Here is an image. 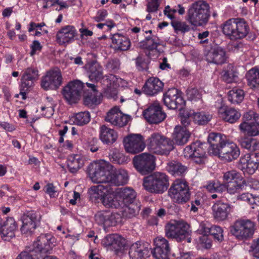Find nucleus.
Returning a JSON list of instances; mask_svg holds the SVG:
<instances>
[{"mask_svg":"<svg viewBox=\"0 0 259 259\" xmlns=\"http://www.w3.org/2000/svg\"><path fill=\"white\" fill-rule=\"evenodd\" d=\"M223 33L230 40L244 38L248 34L250 28L248 23L243 18H230L221 25Z\"/></svg>","mask_w":259,"mask_h":259,"instance_id":"obj_1","label":"nucleus"},{"mask_svg":"<svg viewBox=\"0 0 259 259\" xmlns=\"http://www.w3.org/2000/svg\"><path fill=\"white\" fill-rule=\"evenodd\" d=\"M209 4L203 0L198 1L191 4L188 10L187 20L195 26L206 25L210 18Z\"/></svg>","mask_w":259,"mask_h":259,"instance_id":"obj_2","label":"nucleus"},{"mask_svg":"<svg viewBox=\"0 0 259 259\" xmlns=\"http://www.w3.org/2000/svg\"><path fill=\"white\" fill-rule=\"evenodd\" d=\"M169 186V177L164 172H155L143 179V187L151 193L162 194Z\"/></svg>","mask_w":259,"mask_h":259,"instance_id":"obj_3","label":"nucleus"},{"mask_svg":"<svg viewBox=\"0 0 259 259\" xmlns=\"http://www.w3.org/2000/svg\"><path fill=\"white\" fill-rule=\"evenodd\" d=\"M174 142L159 133H153L147 139L150 151L159 155H168L174 148Z\"/></svg>","mask_w":259,"mask_h":259,"instance_id":"obj_4","label":"nucleus"},{"mask_svg":"<svg viewBox=\"0 0 259 259\" xmlns=\"http://www.w3.org/2000/svg\"><path fill=\"white\" fill-rule=\"evenodd\" d=\"M245 184V181L242 180L228 184L221 183L218 181H210L204 187L210 193H222L227 191L230 194H234L242 190Z\"/></svg>","mask_w":259,"mask_h":259,"instance_id":"obj_5","label":"nucleus"},{"mask_svg":"<svg viewBox=\"0 0 259 259\" xmlns=\"http://www.w3.org/2000/svg\"><path fill=\"white\" fill-rule=\"evenodd\" d=\"M168 196L175 202L183 204L190 198L189 186L186 181L176 180L171 185L168 191Z\"/></svg>","mask_w":259,"mask_h":259,"instance_id":"obj_6","label":"nucleus"},{"mask_svg":"<svg viewBox=\"0 0 259 259\" xmlns=\"http://www.w3.org/2000/svg\"><path fill=\"white\" fill-rule=\"evenodd\" d=\"M255 224L248 219L236 221L230 227V232L233 235L239 240H246L251 238L254 234Z\"/></svg>","mask_w":259,"mask_h":259,"instance_id":"obj_7","label":"nucleus"},{"mask_svg":"<svg viewBox=\"0 0 259 259\" xmlns=\"http://www.w3.org/2000/svg\"><path fill=\"white\" fill-rule=\"evenodd\" d=\"M189 225L184 221H173L165 226V233L168 238L181 241L189 235Z\"/></svg>","mask_w":259,"mask_h":259,"instance_id":"obj_8","label":"nucleus"},{"mask_svg":"<svg viewBox=\"0 0 259 259\" xmlns=\"http://www.w3.org/2000/svg\"><path fill=\"white\" fill-rule=\"evenodd\" d=\"M55 238L51 234H42L34 242L32 249L36 254V259H39L47 253H50L55 246Z\"/></svg>","mask_w":259,"mask_h":259,"instance_id":"obj_9","label":"nucleus"},{"mask_svg":"<svg viewBox=\"0 0 259 259\" xmlns=\"http://www.w3.org/2000/svg\"><path fill=\"white\" fill-rule=\"evenodd\" d=\"M88 170L93 182L99 184H109L110 171L106 164L99 163H91L88 166Z\"/></svg>","mask_w":259,"mask_h":259,"instance_id":"obj_10","label":"nucleus"},{"mask_svg":"<svg viewBox=\"0 0 259 259\" xmlns=\"http://www.w3.org/2000/svg\"><path fill=\"white\" fill-rule=\"evenodd\" d=\"M133 163L138 171L142 175H146L155 168V157L147 153L140 154L134 156Z\"/></svg>","mask_w":259,"mask_h":259,"instance_id":"obj_11","label":"nucleus"},{"mask_svg":"<svg viewBox=\"0 0 259 259\" xmlns=\"http://www.w3.org/2000/svg\"><path fill=\"white\" fill-rule=\"evenodd\" d=\"M84 85L78 80L70 81L62 90V95L70 104L76 103L80 99Z\"/></svg>","mask_w":259,"mask_h":259,"instance_id":"obj_12","label":"nucleus"},{"mask_svg":"<svg viewBox=\"0 0 259 259\" xmlns=\"http://www.w3.org/2000/svg\"><path fill=\"white\" fill-rule=\"evenodd\" d=\"M207 145L198 141L192 143L184 149V156L193 158L195 162L198 164L203 163L206 158L205 149Z\"/></svg>","mask_w":259,"mask_h":259,"instance_id":"obj_13","label":"nucleus"},{"mask_svg":"<svg viewBox=\"0 0 259 259\" xmlns=\"http://www.w3.org/2000/svg\"><path fill=\"white\" fill-rule=\"evenodd\" d=\"M125 150L127 153L135 154L140 153L145 148L143 137L139 134H131L123 140Z\"/></svg>","mask_w":259,"mask_h":259,"instance_id":"obj_14","label":"nucleus"},{"mask_svg":"<svg viewBox=\"0 0 259 259\" xmlns=\"http://www.w3.org/2000/svg\"><path fill=\"white\" fill-rule=\"evenodd\" d=\"M164 104L170 109H181L185 103L179 90L171 88L166 92L163 96Z\"/></svg>","mask_w":259,"mask_h":259,"instance_id":"obj_15","label":"nucleus"},{"mask_svg":"<svg viewBox=\"0 0 259 259\" xmlns=\"http://www.w3.org/2000/svg\"><path fill=\"white\" fill-rule=\"evenodd\" d=\"M62 75L60 71L52 70L48 71L41 80V87L45 90H55L62 83Z\"/></svg>","mask_w":259,"mask_h":259,"instance_id":"obj_16","label":"nucleus"},{"mask_svg":"<svg viewBox=\"0 0 259 259\" xmlns=\"http://www.w3.org/2000/svg\"><path fill=\"white\" fill-rule=\"evenodd\" d=\"M154 248L152 251L156 259H169L171 248L168 241L162 237H157L154 240Z\"/></svg>","mask_w":259,"mask_h":259,"instance_id":"obj_17","label":"nucleus"},{"mask_svg":"<svg viewBox=\"0 0 259 259\" xmlns=\"http://www.w3.org/2000/svg\"><path fill=\"white\" fill-rule=\"evenodd\" d=\"M241 168L249 175L253 174L259 165V152L245 154L240 159Z\"/></svg>","mask_w":259,"mask_h":259,"instance_id":"obj_18","label":"nucleus"},{"mask_svg":"<svg viewBox=\"0 0 259 259\" xmlns=\"http://www.w3.org/2000/svg\"><path fill=\"white\" fill-rule=\"evenodd\" d=\"M40 221L39 215L34 211H29L22 217V225L20 228L23 234L32 233L36 227V223Z\"/></svg>","mask_w":259,"mask_h":259,"instance_id":"obj_19","label":"nucleus"},{"mask_svg":"<svg viewBox=\"0 0 259 259\" xmlns=\"http://www.w3.org/2000/svg\"><path fill=\"white\" fill-rule=\"evenodd\" d=\"M143 114L149 123L155 124L161 122L166 117L165 113L162 111L161 107L157 103L149 106L143 111Z\"/></svg>","mask_w":259,"mask_h":259,"instance_id":"obj_20","label":"nucleus"},{"mask_svg":"<svg viewBox=\"0 0 259 259\" xmlns=\"http://www.w3.org/2000/svg\"><path fill=\"white\" fill-rule=\"evenodd\" d=\"M130 120V117L123 114L119 108L116 106L112 108L107 113L105 117V120L107 122L118 127H121L126 125Z\"/></svg>","mask_w":259,"mask_h":259,"instance_id":"obj_21","label":"nucleus"},{"mask_svg":"<svg viewBox=\"0 0 259 259\" xmlns=\"http://www.w3.org/2000/svg\"><path fill=\"white\" fill-rule=\"evenodd\" d=\"M17 223L12 217L8 218L0 226V235L4 241H9L15 237L18 231Z\"/></svg>","mask_w":259,"mask_h":259,"instance_id":"obj_22","label":"nucleus"},{"mask_svg":"<svg viewBox=\"0 0 259 259\" xmlns=\"http://www.w3.org/2000/svg\"><path fill=\"white\" fill-rule=\"evenodd\" d=\"M208 142L209 147L208 153L210 155L217 156L219 154V150L222 146H224L227 142L226 137L220 133H211L208 137Z\"/></svg>","mask_w":259,"mask_h":259,"instance_id":"obj_23","label":"nucleus"},{"mask_svg":"<svg viewBox=\"0 0 259 259\" xmlns=\"http://www.w3.org/2000/svg\"><path fill=\"white\" fill-rule=\"evenodd\" d=\"M219 150V156L222 159L230 162L237 159L240 154L239 148L234 143L227 142Z\"/></svg>","mask_w":259,"mask_h":259,"instance_id":"obj_24","label":"nucleus"},{"mask_svg":"<svg viewBox=\"0 0 259 259\" xmlns=\"http://www.w3.org/2000/svg\"><path fill=\"white\" fill-rule=\"evenodd\" d=\"M77 34V31L72 25L61 28L56 34V41L60 45L68 44L73 41Z\"/></svg>","mask_w":259,"mask_h":259,"instance_id":"obj_25","label":"nucleus"},{"mask_svg":"<svg viewBox=\"0 0 259 259\" xmlns=\"http://www.w3.org/2000/svg\"><path fill=\"white\" fill-rule=\"evenodd\" d=\"M253 112L247 113L244 114L243 118L248 121L242 122L239 126L241 132L248 136L253 137L259 135V123L250 121Z\"/></svg>","mask_w":259,"mask_h":259,"instance_id":"obj_26","label":"nucleus"},{"mask_svg":"<svg viewBox=\"0 0 259 259\" xmlns=\"http://www.w3.org/2000/svg\"><path fill=\"white\" fill-rule=\"evenodd\" d=\"M163 83L157 77L149 78L142 87V92L149 96H154L161 92Z\"/></svg>","mask_w":259,"mask_h":259,"instance_id":"obj_27","label":"nucleus"},{"mask_svg":"<svg viewBox=\"0 0 259 259\" xmlns=\"http://www.w3.org/2000/svg\"><path fill=\"white\" fill-rule=\"evenodd\" d=\"M218 114L224 121L230 123L236 122L241 116V114L238 110L225 105H222L219 108Z\"/></svg>","mask_w":259,"mask_h":259,"instance_id":"obj_28","label":"nucleus"},{"mask_svg":"<svg viewBox=\"0 0 259 259\" xmlns=\"http://www.w3.org/2000/svg\"><path fill=\"white\" fill-rule=\"evenodd\" d=\"M136 196V191L131 188L124 187L116 190V198L119 199L121 207L133 203Z\"/></svg>","mask_w":259,"mask_h":259,"instance_id":"obj_29","label":"nucleus"},{"mask_svg":"<svg viewBox=\"0 0 259 259\" xmlns=\"http://www.w3.org/2000/svg\"><path fill=\"white\" fill-rule=\"evenodd\" d=\"M103 244L110 249L118 252L125 244V240L121 235L117 234H109L102 240Z\"/></svg>","mask_w":259,"mask_h":259,"instance_id":"obj_30","label":"nucleus"},{"mask_svg":"<svg viewBox=\"0 0 259 259\" xmlns=\"http://www.w3.org/2000/svg\"><path fill=\"white\" fill-rule=\"evenodd\" d=\"M207 62L216 64H222L226 60V52L220 47L211 48L205 55Z\"/></svg>","mask_w":259,"mask_h":259,"instance_id":"obj_31","label":"nucleus"},{"mask_svg":"<svg viewBox=\"0 0 259 259\" xmlns=\"http://www.w3.org/2000/svg\"><path fill=\"white\" fill-rule=\"evenodd\" d=\"M212 209L214 219L221 221H224L228 218L230 212L231 207L228 203L218 201L213 205Z\"/></svg>","mask_w":259,"mask_h":259,"instance_id":"obj_32","label":"nucleus"},{"mask_svg":"<svg viewBox=\"0 0 259 259\" xmlns=\"http://www.w3.org/2000/svg\"><path fill=\"white\" fill-rule=\"evenodd\" d=\"M89 77L91 81H98L103 77L102 66L96 61L89 62L85 66Z\"/></svg>","mask_w":259,"mask_h":259,"instance_id":"obj_33","label":"nucleus"},{"mask_svg":"<svg viewBox=\"0 0 259 259\" xmlns=\"http://www.w3.org/2000/svg\"><path fill=\"white\" fill-rule=\"evenodd\" d=\"M148 248L140 242L131 245L128 252L131 259H145L149 255Z\"/></svg>","mask_w":259,"mask_h":259,"instance_id":"obj_34","label":"nucleus"},{"mask_svg":"<svg viewBox=\"0 0 259 259\" xmlns=\"http://www.w3.org/2000/svg\"><path fill=\"white\" fill-rule=\"evenodd\" d=\"M85 158L80 154H71L67 159L68 170L72 174L76 173L84 165Z\"/></svg>","mask_w":259,"mask_h":259,"instance_id":"obj_35","label":"nucleus"},{"mask_svg":"<svg viewBox=\"0 0 259 259\" xmlns=\"http://www.w3.org/2000/svg\"><path fill=\"white\" fill-rule=\"evenodd\" d=\"M107 189L108 191L102 199L103 204L107 207L119 208L121 204H119V199L116 198V191L114 193V190L110 187V184H108Z\"/></svg>","mask_w":259,"mask_h":259,"instance_id":"obj_36","label":"nucleus"},{"mask_svg":"<svg viewBox=\"0 0 259 259\" xmlns=\"http://www.w3.org/2000/svg\"><path fill=\"white\" fill-rule=\"evenodd\" d=\"M190 137V133L186 127L177 125L175 127L172 134L173 141L178 145H184L187 143Z\"/></svg>","mask_w":259,"mask_h":259,"instance_id":"obj_37","label":"nucleus"},{"mask_svg":"<svg viewBox=\"0 0 259 259\" xmlns=\"http://www.w3.org/2000/svg\"><path fill=\"white\" fill-rule=\"evenodd\" d=\"M128 174L127 171L123 169H119L114 172L110 171L109 184L115 186L123 185L127 183Z\"/></svg>","mask_w":259,"mask_h":259,"instance_id":"obj_38","label":"nucleus"},{"mask_svg":"<svg viewBox=\"0 0 259 259\" xmlns=\"http://www.w3.org/2000/svg\"><path fill=\"white\" fill-rule=\"evenodd\" d=\"M166 170L174 177H183L187 172L188 168L178 161L172 160L167 163Z\"/></svg>","mask_w":259,"mask_h":259,"instance_id":"obj_39","label":"nucleus"},{"mask_svg":"<svg viewBox=\"0 0 259 259\" xmlns=\"http://www.w3.org/2000/svg\"><path fill=\"white\" fill-rule=\"evenodd\" d=\"M114 49L116 51H125L131 47V42L128 38L121 34L116 33L111 37Z\"/></svg>","mask_w":259,"mask_h":259,"instance_id":"obj_40","label":"nucleus"},{"mask_svg":"<svg viewBox=\"0 0 259 259\" xmlns=\"http://www.w3.org/2000/svg\"><path fill=\"white\" fill-rule=\"evenodd\" d=\"M152 32L151 30L145 31V33L149 35L146 36L145 39L140 42L141 47L149 51L156 50L160 45L159 38L156 35L152 34Z\"/></svg>","mask_w":259,"mask_h":259,"instance_id":"obj_41","label":"nucleus"},{"mask_svg":"<svg viewBox=\"0 0 259 259\" xmlns=\"http://www.w3.org/2000/svg\"><path fill=\"white\" fill-rule=\"evenodd\" d=\"M238 141L242 148L253 152L259 150V143L256 139L250 136H241L238 139Z\"/></svg>","mask_w":259,"mask_h":259,"instance_id":"obj_42","label":"nucleus"},{"mask_svg":"<svg viewBox=\"0 0 259 259\" xmlns=\"http://www.w3.org/2000/svg\"><path fill=\"white\" fill-rule=\"evenodd\" d=\"M210 223L207 222H202L199 225L198 232L203 236L199 238L200 241L201 243L204 244V247L206 248H210L211 246V243L208 238V236L210 234V229L212 227Z\"/></svg>","mask_w":259,"mask_h":259,"instance_id":"obj_43","label":"nucleus"},{"mask_svg":"<svg viewBox=\"0 0 259 259\" xmlns=\"http://www.w3.org/2000/svg\"><path fill=\"white\" fill-rule=\"evenodd\" d=\"M117 138V133L105 125L100 128V139L105 144H113Z\"/></svg>","mask_w":259,"mask_h":259,"instance_id":"obj_44","label":"nucleus"},{"mask_svg":"<svg viewBox=\"0 0 259 259\" xmlns=\"http://www.w3.org/2000/svg\"><path fill=\"white\" fill-rule=\"evenodd\" d=\"M108 184H99L97 186L92 187L89 190L90 198L92 201H101L105 193L108 192L107 187Z\"/></svg>","mask_w":259,"mask_h":259,"instance_id":"obj_45","label":"nucleus"},{"mask_svg":"<svg viewBox=\"0 0 259 259\" xmlns=\"http://www.w3.org/2000/svg\"><path fill=\"white\" fill-rule=\"evenodd\" d=\"M247 84L253 90L259 88V70L256 68L250 69L246 75Z\"/></svg>","mask_w":259,"mask_h":259,"instance_id":"obj_46","label":"nucleus"},{"mask_svg":"<svg viewBox=\"0 0 259 259\" xmlns=\"http://www.w3.org/2000/svg\"><path fill=\"white\" fill-rule=\"evenodd\" d=\"M244 97V91L237 88H234L228 93V100L232 104H236L241 103L243 101Z\"/></svg>","mask_w":259,"mask_h":259,"instance_id":"obj_47","label":"nucleus"},{"mask_svg":"<svg viewBox=\"0 0 259 259\" xmlns=\"http://www.w3.org/2000/svg\"><path fill=\"white\" fill-rule=\"evenodd\" d=\"M191 118L195 124L203 125L206 124L211 120L212 116L208 113L201 111L194 112L191 115Z\"/></svg>","mask_w":259,"mask_h":259,"instance_id":"obj_48","label":"nucleus"},{"mask_svg":"<svg viewBox=\"0 0 259 259\" xmlns=\"http://www.w3.org/2000/svg\"><path fill=\"white\" fill-rule=\"evenodd\" d=\"M83 102L84 105L92 106L98 105L101 103V97L98 91L92 92L84 96Z\"/></svg>","mask_w":259,"mask_h":259,"instance_id":"obj_49","label":"nucleus"},{"mask_svg":"<svg viewBox=\"0 0 259 259\" xmlns=\"http://www.w3.org/2000/svg\"><path fill=\"white\" fill-rule=\"evenodd\" d=\"M123 208V215L127 218H132L135 216L139 213L140 209V206L131 203L128 205H125L124 207H120Z\"/></svg>","mask_w":259,"mask_h":259,"instance_id":"obj_50","label":"nucleus"},{"mask_svg":"<svg viewBox=\"0 0 259 259\" xmlns=\"http://www.w3.org/2000/svg\"><path fill=\"white\" fill-rule=\"evenodd\" d=\"M109 156L110 160L114 163L123 164L126 163L129 161L128 157L125 156L119 151H112L110 153Z\"/></svg>","mask_w":259,"mask_h":259,"instance_id":"obj_51","label":"nucleus"},{"mask_svg":"<svg viewBox=\"0 0 259 259\" xmlns=\"http://www.w3.org/2000/svg\"><path fill=\"white\" fill-rule=\"evenodd\" d=\"M90 119L91 116L89 112H81L76 114L73 122L77 125L82 126L87 124Z\"/></svg>","mask_w":259,"mask_h":259,"instance_id":"obj_52","label":"nucleus"},{"mask_svg":"<svg viewBox=\"0 0 259 259\" xmlns=\"http://www.w3.org/2000/svg\"><path fill=\"white\" fill-rule=\"evenodd\" d=\"M223 178L224 184L233 182V181H241L242 179L240 174L234 170L225 172Z\"/></svg>","mask_w":259,"mask_h":259,"instance_id":"obj_53","label":"nucleus"},{"mask_svg":"<svg viewBox=\"0 0 259 259\" xmlns=\"http://www.w3.org/2000/svg\"><path fill=\"white\" fill-rule=\"evenodd\" d=\"M106 227L115 226L121 222V217L117 213H110L108 211Z\"/></svg>","mask_w":259,"mask_h":259,"instance_id":"obj_54","label":"nucleus"},{"mask_svg":"<svg viewBox=\"0 0 259 259\" xmlns=\"http://www.w3.org/2000/svg\"><path fill=\"white\" fill-rule=\"evenodd\" d=\"M171 25L177 32L180 31L184 33L189 31L190 29L189 26L185 22L172 20L171 22Z\"/></svg>","mask_w":259,"mask_h":259,"instance_id":"obj_55","label":"nucleus"},{"mask_svg":"<svg viewBox=\"0 0 259 259\" xmlns=\"http://www.w3.org/2000/svg\"><path fill=\"white\" fill-rule=\"evenodd\" d=\"M249 252L253 259H259V237L252 240Z\"/></svg>","mask_w":259,"mask_h":259,"instance_id":"obj_56","label":"nucleus"},{"mask_svg":"<svg viewBox=\"0 0 259 259\" xmlns=\"http://www.w3.org/2000/svg\"><path fill=\"white\" fill-rule=\"evenodd\" d=\"M223 233V230L220 227L213 226L210 229L209 235L213 236L215 240L221 242L224 239Z\"/></svg>","mask_w":259,"mask_h":259,"instance_id":"obj_57","label":"nucleus"},{"mask_svg":"<svg viewBox=\"0 0 259 259\" xmlns=\"http://www.w3.org/2000/svg\"><path fill=\"white\" fill-rule=\"evenodd\" d=\"M144 32V30H141L140 28L134 27L131 30L130 36L134 42H138L142 38Z\"/></svg>","mask_w":259,"mask_h":259,"instance_id":"obj_58","label":"nucleus"},{"mask_svg":"<svg viewBox=\"0 0 259 259\" xmlns=\"http://www.w3.org/2000/svg\"><path fill=\"white\" fill-rule=\"evenodd\" d=\"M137 69L140 71L147 70L148 69V61L144 57L139 56L136 60Z\"/></svg>","mask_w":259,"mask_h":259,"instance_id":"obj_59","label":"nucleus"},{"mask_svg":"<svg viewBox=\"0 0 259 259\" xmlns=\"http://www.w3.org/2000/svg\"><path fill=\"white\" fill-rule=\"evenodd\" d=\"M36 258V254L32 248L26 249L22 251L16 259H35Z\"/></svg>","mask_w":259,"mask_h":259,"instance_id":"obj_60","label":"nucleus"},{"mask_svg":"<svg viewBox=\"0 0 259 259\" xmlns=\"http://www.w3.org/2000/svg\"><path fill=\"white\" fill-rule=\"evenodd\" d=\"M237 75L232 70H224L223 71L222 78L227 83H232L236 80Z\"/></svg>","mask_w":259,"mask_h":259,"instance_id":"obj_61","label":"nucleus"},{"mask_svg":"<svg viewBox=\"0 0 259 259\" xmlns=\"http://www.w3.org/2000/svg\"><path fill=\"white\" fill-rule=\"evenodd\" d=\"M23 76L34 81L38 78V71L34 68H28L24 71Z\"/></svg>","mask_w":259,"mask_h":259,"instance_id":"obj_62","label":"nucleus"},{"mask_svg":"<svg viewBox=\"0 0 259 259\" xmlns=\"http://www.w3.org/2000/svg\"><path fill=\"white\" fill-rule=\"evenodd\" d=\"M120 62L117 59H113L108 61L106 65V68L111 72H116L119 69Z\"/></svg>","mask_w":259,"mask_h":259,"instance_id":"obj_63","label":"nucleus"},{"mask_svg":"<svg viewBox=\"0 0 259 259\" xmlns=\"http://www.w3.org/2000/svg\"><path fill=\"white\" fill-rule=\"evenodd\" d=\"M108 211H100L95 215L96 222L99 225H103L106 226V221H107Z\"/></svg>","mask_w":259,"mask_h":259,"instance_id":"obj_64","label":"nucleus"}]
</instances>
